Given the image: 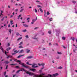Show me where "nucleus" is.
<instances>
[{
  "instance_id": "56",
  "label": "nucleus",
  "mask_w": 77,
  "mask_h": 77,
  "mask_svg": "<svg viewBox=\"0 0 77 77\" xmlns=\"http://www.w3.org/2000/svg\"><path fill=\"white\" fill-rule=\"evenodd\" d=\"M74 39H75L74 38H72V40L73 41H74Z\"/></svg>"
},
{
  "instance_id": "3",
  "label": "nucleus",
  "mask_w": 77,
  "mask_h": 77,
  "mask_svg": "<svg viewBox=\"0 0 77 77\" xmlns=\"http://www.w3.org/2000/svg\"><path fill=\"white\" fill-rule=\"evenodd\" d=\"M37 65L35 63H34L32 65V68H37L38 67V66H35V65Z\"/></svg>"
},
{
  "instance_id": "4",
  "label": "nucleus",
  "mask_w": 77,
  "mask_h": 77,
  "mask_svg": "<svg viewBox=\"0 0 77 77\" xmlns=\"http://www.w3.org/2000/svg\"><path fill=\"white\" fill-rule=\"evenodd\" d=\"M1 44H2L1 43H0V45H1ZM0 48L2 50L3 53H5V51H4V49H3V48L1 46H0Z\"/></svg>"
},
{
  "instance_id": "36",
  "label": "nucleus",
  "mask_w": 77,
  "mask_h": 77,
  "mask_svg": "<svg viewBox=\"0 0 77 77\" xmlns=\"http://www.w3.org/2000/svg\"><path fill=\"white\" fill-rule=\"evenodd\" d=\"M23 42H21L20 44H19V45H22V44H23Z\"/></svg>"
},
{
  "instance_id": "25",
  "label": "nucleus",
  "mask_w": 77,
  "mask_h": 77,
  "mask_svg": "<svg viewBox=\"0 0 77 77\" xmlns=\"http://www.w3.org/2000/svg\"><path fill=\"white\" fill-rule=\"evenodd\" d=\"M39 10L41 12H43V11H42V10L41 8H40Z\"/></svg>"
},
{
  "instance_id": "18",
  "label": "nucleus",
  "mask_w": 77,
  "mask_h": 77,
  "mask_svg": "<svg viewBox=\"0 0 77 77\" xmlns=\"http://www.w3.org/2000/svg\"><path fill=\"white\" fill-rule=\"evenodd\" d=\"M22 38H23L20 37L17 39V41H20V40H21V39H22Z\"/></svg>"
},
{
  "instance_id": "17",
  "label": "nucleus",
  "mask_w": 77,
  "mask_h": 77,
  "mask_svg": "<svg viewBox=\"0 0 77 77\" xmlns=\"http://www.w3.org/2000/svg\"><path fill=\"white\" fill-rule=\"evenodd\" d=\"M32 39H36L37 41H38V38H32Z\"/></svg>"
},
{
  "instance_id": "48",
  "label": "nucleus",
  "mask_w": 77,
  "mask_h": 77,
  "mask_svg": "<svg viewBox=\"0 0 77 77\" xmlns=\"http://www.w3.org/2000/svg\"><path fill=\"white\" fill-rule=\"evenodd\" d=\"M37 7H38V8H41V6L39 5H37Z\"/></svg>"
},
{
  "instance_id": "2",
  "label": "nucleus",
  "mask_w": 77,
  "mask_h": 77,
  "mask_svg": "<svg viewBox=\"0 0 77 77\" xmlns=\"http://www.w3.org/2000/svg\"><path fill=\"white\" fill-rule=\"evenodd\" d=\"M19 64H20V65H21L23 66L22 67H25V68H27L28 69H29L30 68V67L28 66H26V65H24V64L23 63L20 62L19 63Z\"/></svg>"
},
{
  "instance_id": "14",
  "label": "nucleus",
  "mask_w": 77,
  "mask_h": 77,
  "mask_svg": "<svg viewBox=\"0 0 77 77\" xmlns=\"http://www.w3.org/2000/svg\"><path fill=\"white\" fill-rule=\"evenodd\" d=\"M6 72H4V75L5 76V77H8V75H6Z\"/></svg>"
},
{
  "instance_id": "29",
  "label": "nucleus",
  "mask_w": 77,
  "mask_h": 77,
  "mask_svg": "<svg viewBox=\"0 0 77 77\" xmlns=\"http://www.w3.org/2000/svg\"><path fill=\"white\" fill-rule=\"evenodd\" d=\"M57 53L59 54H62V53L60 52H57Z\"/></svg>"
},
{
  "instance_id": "8",
  "label": "nucleus",
  "mask_w": 77,
  "mask_h": 77,
  "mask_svg": "<svg viewBox=\"0 0 77 77\" xmlns=\"http://www.w3.org/2000/svg\"><path fill=\"white\" fill-rule=\"evenodd\" d=\"M38 65H39V66H44V65H45V64H44V63H42V64H39V63H38Z\"/></svg>"
},
{
  "instance_id": "24",
  "label": "nucleus",
  "mask_w": 77,
  "mask_h": 77,
  "mask_svg": "<svg viewBox=\"0 0 77 77\" xmlns=\"http://www.w3.org/2000/svg\"><path fill=\"white\" fill-rule=\"evenodd\" d=\"M72 3H74V4H75V3H76V1H72Z\"/></svg>"
},
{
  "instance_id": "51",
  "label": "nucleus",
  "mask_w": 77,
  "mask_h": 77,
  "mask_svg": "<svg viewBox=\"0 0 77 77\" xmlns=\"http://www.w3.org/2000/svg\"><path fill=\"white\" fill-rule=\"evenodd\" d=\"M18 9H16L15 10V11L16 12H17V11H18Z\"/></svg>"
},
{
  "instance_id": "35",
  "label": "nucleus",
  "mask_w": 77,
  "mask_h": 77,
  "mask_svg": "<svg viewBox=\"0 0 77 77\" xmlns=\"http://www.w3.org/2000/svg\"><path fill=\"white\" fill-rule=\"evenodd\" d=\"M26 31H27V30H26V29H24V30H23L22 32H26Z\"/></svg>"
},
{
  "instance_id": "11",
  "label": "nucleus",
  "mask_w": 77,
  "mask_h": 77,
  "mask_svg": "<svg viewBox=\"0 0 77 77\" xmlns=\"http://www.w3.org/2000/svg\"><path fill=\"white\" fill-rule=\"evenodd\" d=\"M26 52L28 53H29V52H30V50H29L28 49H26Z\"/></svg>"
},
{
  "instance_id": "34",
  "label": "nucleus",
  "mask_w": 77,
  "mask_h": 77,
  "mask_svg": "<svg viewBox=\"0 0 77 77\" xmlns=\"http://www.w3.org/2000/svg\"><path fill=\"white\" fill-rule=\"evenodd\" d=\"M12 56H9L8 57H7V59H8V58H9V57H12Z\"/></svg>"
},
{
  "instance_id": "53",
  "label": "nucleus",
  "mask_w": 77,
  "mask_h": 77,
  "mask_svg": "<svg viewBox=\"0 0 77 77\" xmlns=\"http://www.w3.org/2000/svg\"><path fill=\"white\" fill-rule=\"evenodd\" d=\"M3 20H4V17H3V18L1 19V21H3Z\"/></svg>"
},
{
  "instance_id": "50",
  "label": "nucleus",
  "mask_w": 77,
  "mask_h": 77,
  "mask_svg": "<svg viewBox=\"0 0 77 77\" xmlns=\"http://www.w3.org/2000/svg\"><path fill=\"white\" fill-rule=\"evenodd\" d=\"M51 19H52V18H51L50 19H49V20L50 21H51Z\"/></svg>"
},
{
  "instance_id": "43",
  "label": "nucleus",
  "mask_w": 77,
  "mask_h": 77,
  "mask_svg": "<svg viewBox=\"0 0 77 77\" xmlns=\"http://www.w3.org/2000/svg\"><path fill=\"white\" fill-rule=\"evenodd\" d=\"M7 53V52H6V51H5V54L6 55V56H8V55L6 54Z\"/></svg>"
},
{
  "instance_id": "28",
  "label": "nucleus",
  "mask_w": 77,
  "mask_h": 77,
  "mask_svg": "<svg viewBox=\"0 0 77 77\" xmlns=\"http://www.w3.org/2000/svg\"><path fill=\"white\" fill-rule=\"evenodd\" d=\"M58 69H62L63 68L62 66H60L58 67Z\"/></svg>"
},
{
  "instance_id": "7",
  "label": "nucleus",
  "mask_w": 77,
  "mask_h": 77,
  "mask_svg": "<svg viewBox=\"0 0 77 77\" xmlns=\"http://www.w3.org/2000/svg\"><path fill=\"white\" fill-rule=\"evenodd\" d=\"M33 58V57L32 56H30L27 57L26 59H32Z\"/></svg>"
},
{
  "instance_id": "19",
  "label": "nucleus",
  "mask_w": 77,
  "mask_h": 77,
  "mask_svg": "<svg viewBox=\"0 0 77 77\" xmlns=\"http://www.w3.org/2000/svg\"><path fill=\"white\" fill-rule=\"evenodd\" d=\"M26 64L27 65H32V64H29V63L28 62L26 63Z\"/></svg>"
},
{
  "instance_id": "37",
  "label": "nucleus",
  "mask_w": 77,
  "mask_h": 77,
  "mask_svg": "<svg viewBox=\"0 0 77 77\" xmlns=\"http://www.w3.org/2000/svg\"><path fill=\"white\" fill-rule=\"evenodd\" d=\"M16 68H17V69H18V68H20V67H19V66H16Z\"/></svg>"
},
{
  "instance_id": "47",
  "label": "nucleus",
  "mask_w": 77,
  "mask_h": 77,
  "mask_svg": "<svg viewBox=\"0 0 77 77\" xmlns=\"http://www.w3.org/2000/svg\"><path fill=\"white\" fill-rule=\"evenodd\" d=\"M48 33H49L50 34V33H51V31H49L48 32Z\"/></svg>"
},
{
  "instance_id": "59",
  "label": "nucleus",
  "mask_w": 77,
  "mask_h": 77,
  "mask_svg": "<svg viewBox=\"0 0 77 77\" xmlns=\"http://www.w3.org/2000/svg\"><path fill=\"white\" fill-rule=\"evenodd\" d=\"M45 48H43V50H45Z\"/></svg>"
},
{
  "instance_id": "63",
  "label": "nucleus",
  "mask_w": 77,
  "mask_h": 77,
  "mask_svg": "<svg viewBox=\"0 0 77 77\" xmlns=\"http://www.w3.org/2000/svg\"><path fill=\"white\" fill-rule=\"evenodd\" d=\"M16 75H13V77H15V76Z\"/></svg>"
},
{
  "instance_id": "55",
  "label": "nucleus",
  "mask_w": 77,
  "mask_h": 77,
  "mask_svg": "<svg viewBox=\"0 0 77 77\" xmlns=\"http://www.w3.org/2000/svg\"><path fill=\"white\" fill-rule=\"evenodd\" d=\"M63 48H65V46H63Z\"/></svg>"
},
{
  "instance_id": "41",
  "label": "nucleus",
  "mask_w": 77,
  "mask_h": 77,
  "mask_svg": "<svg viewBox=\"0 0 77 77\" xmlns=\"http://www.w3.org/2000/svg\"><path fill=\"white\" fill-rule=\"evenodd\" d=\"M20 70H19L17 71L16 72V73H18V72H20Z\"/></svg>"
},
{
  "instance_id": "31",
  "label": "nucleus",
  "mask_w": 77,
  "mask_h": 77,
  "mask_svg": "<svg viewBox=\"0 0 77 77\" xmlns=\"http://www.w3.org/2000/svg\"><path fill=\"white\" fill-rule=\"evenodd\" d=\"M17 65V63L16 64H10V65Z\"/></svg>"
},
{
  "instance_id": "27",
  "label": "nucleus",
  "mask_w": 77,
  "mask_h": 77,
  "mask_svg": "<svg viewBox=\"0 0 77 77\" xmlns=\"http://www.w3.org/2000/svg\"><path fill=\"white\" fill-rule=\"evenodd\" d=\"M12 31V30L11 29H10L9 30V32L10 33V34L11 33V32Z\"/></svg>"
},
{
  "instance_id": "20",
  "label": "nucleus",
  "mask_w": 77,
  "mask_h": 77,
  "mask_svg": "<svg viewBox=\"0 0 77 77\" xmlns=\"http://www.w3.org/2000/svg\"><path fill=\"white\" fill-rule=\"evenodd\" d=\"M24 52V50H21L20 51V53H23Z\"/></svg>"
},
{
  "instance_id": "45",
  "label": "nucleus",
  "mask_w": 77,
  "mask_h": 77,
  "mask_svg": "<svg viewBox=\"0 0 77 77\" xmlns=\"http://www.w3.org/2000/svg\"><path fill=\"white\" fill-rule=\"evenodd\" d=\"M35 13H36L37 12V10H36V9H35Z\"/></svg>"
},
{
  "instance_id": "60",
  "label": "nucleus",
  "mask_w": 77,
  "mask_h": 77,
  "mask_svg": "<svg viewBox=\"0 0 77 77\" xmlns=\"http://www.w3.org/2000/svg\"><path fill=\"white\" fill-rule=\"evenodd\" d=\"M20 11L21 12H23V10H20Z\"/></svg>"
},
{
  "instance_id": "38",
  "label": "nucleus",
  "mask_w": 77,
  "mask_h": 77,
  "mask_svg": "<svg viewBox=\"0 0 77 77\" xmlns=\"http://www.w3.org/2000/svg\"><path fill=\"white\" fill-rule=\"evenodd\" d=\"M26 38H29V35H26L25 36Z\"/></svg>"
},
{
  "instance_id": "52",
  "label": "nucleus",
  "mask_w": 77,
  "mask_h": 77,
  "mask_svg": "<svg viewBox=\"0 0 77 77\" xmlns=\"http://www.w3.org/2000/svg\"><path fill=\"white\" fill-rule=\"evenodd\" d=\"M11 27V25L10 24H9L8 26V27Z\"/></svg>"
},
{
  "instance_id": "39",
  "label": "nucleus",
  "mask_w": 77,
  "mask_h": 77,
  "mask_svg": "<svg viewBox=\"0 0 77 77\" xmlns=\"http://www.w3.org/2000/svg\"><path fill=\"white\" fill-rule=\"evenodd\" d=\"M24 8V7H21L20 8V9H21V10L23 11L24 10V9H22V8Z\"/></svg>"
},
{
  "instance_id": "46",
  "label": "nucleus",
  "mask_w": 77,
  "mask_h": 77,
  "mask_svg": "<svg viewBox=\"0 0 77 77\" xmlns=\"http://www.w3.org/2000/svg\"><path fill=\"white\" fill-rule=\"evenodd\" d=\"M19 35H20V34H19V33H17L16 35H17V36H18Z\"/></svg>"
},
{
  "instance_id": "54",
  "label": "nucleus",
  "mask_w": 77,
  "mask_h": 77,
  "mask_svg": "<svg viewBox=\"0 0 77 77\" xmlns=\"http://www.w3.org/2000/svg\"><path fill=\"white\" fill-rule=\"evenodd\" d=\"M8 46H9V45H10V44H9V43H8Z\"/></svg>"
},
{
  "instance_id": "9",
  "label": "nucleus",
  "mask_w": 77,
  "mask_h": 77,
  "mask_svg": "<svg viewBox=\"0 0 77 77\" xmlns=\"http://www.w3.org/2000/svg\"><path fill=\"white\" fill-rule=\"evenodd\" d=\"M29 70H30V71H33V72H34L35 71H36V69H30Z\"/></svg>"
},
{
  "instance_id": "49",
  "label": "nucleus",
  "mask_w": 77,
  "mask_h": 77,
  "mask_svg": "<svg viewBox=\"0 0 77 77\" xmlns=\"http://www.w3.org/2000/svg\"><path fill=\"white\" fill-rule=\"evenodd\" d=\"M44 16L45 17H47V16L46 15V14H44Z\"/></svg>"
},
{
  "instance_id": "13",
  "label": "nucleus",
  "mask_w": 77,
  "mask_h": 77,
  "mask_svg": "<svg viewBox=\"0 0 77 77\" xmlns=\"http://www.w3.org/2000/svg\"><path fill=\"white\" fill-rule=\"evenodd\" d=\"M23 26H24V27H29V26H28L26 24H23Z\"/></svg>"
},
{
  "instance_id": "12",
  "label": "nucleus",
  "mask_w": 77,
  "mask_h": 77,
  "mask_svg": "<svg viewBox=\"0 0 77 77\" xmlns=\"http://www.w3.org/2000/svg\"><path fill=\"white\" fill-rule=\"evenodd\" d=\"M14 61H16L17 62H20L21 60H17V59L14 60Z\"/></svg>"
},
{
  "instance_id": "16",
  "label": "nucleus",
  "mask_w": 77,
  "mask_h": 77,
  "mask_svg": "<svg viewBox=\"0 0 77 77\" xmlns=\"http://www.w3.org/2000/svg\"><path fill=\"white\" fill-rule=\"evenodd\" d=\"M22 56H24V55H19L17 57V58H20V57H22Z\"/></svg>"
},
{
  "instance_id": "1",
  "label": "nucleus",
  "mask_w": 77,
  "mask_h": 77,
  "mask_svg": "<svg viewBox=\"0 0 77 77\" xmlns=\"http://www.w3.org/2000/svg\"><path fill=\"white\" fill-rule=\"evenodd\" d=\"M20 71H24L25 72H26L27 74L30 75H33L34 77H41L42 75H43V73H41L40 75H38L37 74H35V73H32L31 72H27V70L24 69H21V70H20Z\"/></svg>"
},
{
  "instance_id": "26",
  "label": "nucleus",
  "mask_w": 77,
  "mask_h": 77,
  "mask_svg": "<svg viewBox=\"0 0 77 77\" xmlns=\"http://www.w3.org/2000/svg\"><path fill=\"white\" fill-rule=\"evenodd\" d=\"M62 39L63 40H65V37H62Z\"/></svg>"
},
{
  "instance_id": "32",
  "label": "nucleus",
  "mask_w": 77,
  "mask_h": 77,
  "mask_svg": "<svg viewBox=\"0 0 77 77\" xmlns=\"http://www.w3.org/2000/svg\"><path fill=\"white\" fill-rule=\"evenodd\" d=\"M75 14H77V9H75Z\"/></svg>"
},
{
  "instance_id": "40",
  "label": "nucleus",
  "mask_w": 77,
  "mask_h": 77,
  "mask_svg": "<svg viewBox=\"0 0 77 77\" xmlns=\"http://www.w3.org/2000/svg\"><path fill=\"white\" fill-rule=\"evenodd\" d=\"M8 63H9V62H8V61H6L5 62V63L6 64H8Z\"/></svg>"
},
{
  "instance_id": "42",
  "label": "nucleus",
  "mask_w": 77,
  "mask_h": 77,
  "mask_svg": "<svg viewBox=\"0 0 77 77\" xmlns=\"http://www.w3.org/2000/svg\"><path fill=\"white\" fill-rule=\"evenodd\" d=\"M19 48H23V46H20L19 47Z\"/></svg>"
},
{
  "instance_id": "15",
  "label": "nucleus",
  "mask_w": 77,
  "mask_h": 77,
  "mask_svg": "<svg viewBox=\"0 0 77 77\" xmlns=\"http://www.w3.org/2000/svg\"><path fill=\"white\" fill-rule=\"evenodd\" d=\"M59 75L58 73H55L53 74V75H54V76H57V75Z\"/></svg>"
},
{
  "instance_id": "64",
  "label": "nucleus",
  "mask_w": 77,
  "mask_h": 77,
  "mask_svg": "<svg viewBox=\"0 0 77 77\" xmlns=\"http://www.w3.org/2000/svg\"><path fill=\"white\" fill-rule=\"evenodd\" d=\"M19 6H21V4H19Z\"/></svg>"
},
{
  "instance_id": "10",
  "label": "nucleus",
  "mask_w": 77,
  "mask_h": 77,
  "mask_svg": "<svg viewBox=\"0 0 77 77\" xmlns=\"http://www.w3.org/2000/svg\"><path fill=\"white\" fill-rule=\"evenodd\" d=\"M44 68V66H43V67L40 70V72H42V70Z\"/></svg>"
},
{
  "instance_id": "30",
  "label": "nucleus",
  "mask_w": 77,
  "mask_h": 77,
  "mask_svg": "<svg viewBox=\"0 0 77 77\" xmlns=\"http://www.w3.org/2000/svg\"><path fill=\"white\" fill-rule=\"evenodd\" d=\"M47 15H50V13H49V11H47Z\"/></svg>"
},
{
  "instance_id": "62",
  "label": "nucleus",
  "mask_w": 77,
  "mask_h": 77,
  "mask_svg": "<svg viewBox=\"0 0 77 77\" xmlns=\"http://www.w3.org/2000/svg\"><path fill=\"white\" fill-rule=\"evenodd\" d=\"M1 13H3V11H1Z\"/></svg>"
},
{
  "instance_id": "61",
  "label": "nucleus",
  "mask_w": 77,
  "mask_h": 77,
  "mask_svg": "<svg viewBox=\"0 0 77 77\" xmlns=\"http://www.w3.org/2000/svg\"><path fill=\"white\" fill-rule=\"evenodd\" d=\"M30 19L29 18H28L27 19V20H29Z\"/></svg>"
},
{
  "instance_id": "21",
  "label": "nucleus",
  "mask_w": 77,
  "mask_h": 77,
  "mask_svg": "<svg viewBox=\"0 0 77 77\" xmlns=\"http://www.w3.org/2000/svg\"><path fill=\"white\" fill-rule=\"evenodd\" d=\"M10 23L11 25H12V24H13V23H13V21L12 20L10 21Z\"/></svg>"
},
{
  "instance_id": "57",
  "label": "nucleus",
  "mask_w": 77,
  "mask_h": 77,
  "mask_svg": "<svg viewBox=\"0 0 77 77\" xmlns=\"http://www.w3.org/2000/svg\"><path fill=\"white\" fill-rule=\"evenodd\" d=\"M36 2H37V3H39V1H36Z\"/></svg>"
},
{
  "instance_id": "22",
  "label": "nucleus",
  "mask_w": 77,
  "mask_h": 77,
  "mask_svg": "<svg viewBox=\"0 0 77 77\" xmlns=\"http://www.w3.org/2000/svg\"><path fill=\"white\" fill-rule=\"evenodd\" d=\"M21 16V14H20V15L19 16H18V18L17 19H19V18H20V17Z\"/></svg>"
},
{
  "instance_id": "33",
  "label": "nucleus",
  "mask_w": 77,
  "mask_h": 77,
  "mask_svg": "<svg viewBox=\"0 0 77 77\" xmlns=\"http://www.w3.org/2000/svg\"><path fill=\"white\" fill-rule=\"evenodd\" d=\"M38 27H36L34 28V30H36L38 29Z\"/></svg>"
},
{
  "instance_id": "6",
  "label": "nucleus",
  "mask_w": 77,
  "mask_h": 77,
  "mask_svg": "<svg viewBox=\"0 0 77 77\" xmlns=\"http://www.w3.org/2000/svg\"><path fill=\"white\" fill-rule=\"evenodd\" d=\"M13 51H14V52H15L14 53H12V55H14V54H16V53H18V51H17V50H15V51H14V49L13 50Z\"/></svg>"
},
{
  "instance_id": "5",
  "label": "nucleus",
  "mask_w": 77,
  "mask_h": 77,
  "mask_svg": "<svg viewBox=\"0 0 77 77\" xmlns=\"http://www.w3.org/2000/svg\"><path fill=\"white\" fill-rule=\"evenodd\" d=\"M37 20V17H36V20L35 19H33L32 20V22H31V24H34L35 22V21Z\"/></svg>"
},
{
  "instance_id": "58",
  "label": "nucleus",
  "mask_w": 77,
  "mask_h": 77,
  "mask_svg": "<svg viewBox=\"0 0 77 77\" xmlns=\"http://www.w3.org/2000/svg\"><path fill=\"white\" fill-rule=\"evenodd\" d=\"M73 51L74 53H75V50H74V49H73Z\"/></svg>"
},
{
  "instance_id": "23",
  "label": "nucleus",
  "mask_w": 77,
  "mask_h": 77,
  "mask_svg": "<svg viewBox=\"0 0 77 77\" xmlns=\"http://www.w3.org/2000/svg\"><path fill=\"white\" fill-rule=\"evenodd\" d=\"M11 49V48H8L7 49V51H9V50H10Z\"/></svg>"
},
{
  "instance_id": "44",
  "label": "nucleus",
  "mask_w": 77,
  "mask_h": 77,
  "mask_svg": "<svg viewBox=\"0 0 77 77\" xmlns=\"http://www.w3.org/2000/svg\"><path fill=\"white\" fill-rule=\"evenodd\" d=\"M8 65H7L6 66V69H8Z\"/></svg>"
}]
</instances>
